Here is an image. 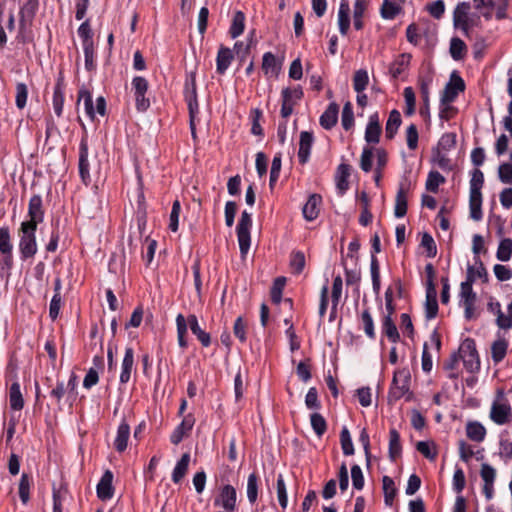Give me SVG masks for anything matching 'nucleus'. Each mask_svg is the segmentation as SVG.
<instances>
[{"label":"nucleus","mask_w":512,"mask_h":512,"mask_svg":"<svg viewBox=\"0 0 512 512\" xmlns=\"http://www.w3.org/2000/svg\"><path fill=\"white\" fill-rule=\"evenodd\" d=\"M411 55L407 53L400 54L389 67L390 75L396 79L398 78L409 66Z\"/></svg>","instance_id":"c85d7f7f"},{"label":"nucleus","mask_w":512,"mask_h":512,"mask_svg":"<svg viewBox=\"0 0 512 512\" xmlns=\"http://www.w3.org/2000/svg\"><path fill=\"white\" fill-rule=\"evenodd\" d=\"M407 213V195L405 190L401 187L396 195L394 214L397 218H402Z\"/></svg>","instance_id":"ea45409f"},{"label":"nucleus","mask_w":512,"mask_h":512,"mask_svg":"<svg viewBox=\"0 0 512 512\" xmlns=\"http://www.w3.org/2000/svg\"><path fill=\"white\" fill-rule=\"evenodd\" d=\"M28 98V88L24 83L16 84V95H15V103L17 108L23 109L26 106Z\"/></svg>","instance_id":"052dcab7"},{"label":"nucleus","mask_w":512,"mask_h":512,"mask_svg":"<svg viewBox=\"0 0 512 512\" xmlns=\"http://www.w3.org/2000/svg\"><path fill=\"white\" fill-rule=\"evenodd\" d=\"M233 59V51L228 48L221 46L217 53L216 58V70L219 74H224L230 66Z\"/></svg>","instance_id":"a878e982"},{"label":"nucleus","mask_w":512,"mask_h":512,"mask_svg":"<svg viewBox=\"0 0 512 512\" xmlns=\"http://www.w3.org/2000/svg\"><path fill=\"white\" fill-rule=\"evenodd\" d=\"M195 424V418L192 414L186 415L181 423L174 429L170 436V440L173 444H179L184 436L190 432Z\"/></svg>","instance_id":"f3484780"},{"label":"nucleus","mask_w":512,"mask_h":512,"mask_svg":"<svg viewBox=\"0 0 512 512\" xmlns=\"http://www.w3.org/2000/svg\"><path fill=\"white\" fill-rule=\"evenodd\" d=\"M467 437L475 442H482L486 437L485 427L478 421H470L466 425Z\"/></svg>","instance_id":"2f4dec72"},{"label":"nucleus","mask_w":512,"mask_h":512,"mask_svg":"<svg viewBox=\"0 0 512 512\" xmlns=\"http://www.w3.org/2000/svg\"><path fill=\"white\" fill-rule=\"evenodd\" d=\"M13 245L8 227H0V252L2 254H12Z\"/></svg>","instance_id":"864d4df0"},{"label":"nucleus","mask_w":512,"mask_h":512,"mask_svg":"<svg viewBox=\"0 0 512 512\" xmlns=\"http://www.w3.org/2000/svg\"><path fill=\"white\" fill-rule=\"evenodd\" d=\"M322 198L318 194H312L309 196L306 204L303 206V216L307 221L315 220L320 212V205Z\"/></svg>","instance_id":"6ab92c4d"},{"label":"nucleus","mask_w":512,"mask_h":512,"mask_svg":"<svg viewBox=\"0 0 512 512\" xmlns=\"http://www.w3.org/2000/svg\"><path fill=\"white\" fill-rule=\"evenodd\" d=\"M252 37H253V32L250 33V36L247 38V40L245 42L237 41L234 44L233 50L240 60H244L250 53V48H251V45L253 44Z\"/></svg>","instance_id":"8fccbe9b"},{"label":"nucleus","mask_w":512,"mask_h":512,"mask_svg":"<svg viewBox=\"0 0 512 512\" xmlns=\"http://www.w3.org/2000/svg\"><path fill=\"white\" fill-rule=\"evenodd\" d=\"M470 3L460 2L453 11V26L462 31L465 37H468V18L470 17Z\"/></svg>","instance_id":"9d476101"},{"label":"nucleus","mask_w":512,"mask_h":512,"mask_svg":"<svg viewBox=\"0 0 512 512\" xmlns=\"http://www.w3.org/2000/svg\"><path fill=\"white\" fill-rule=\"evenodd\" d=\"M476 10H483L482 15L489 20L492 17V10L495 6L493 0H473Z\"/></svg>","instance_id":"338daca9"},{"label":"nucleus","mask_w":512,"mask_h":512,"mask_svg":"<svg viewBox=\"0 0 512 512\" xmlns=\"http://www.w3.org/2000/svg\"><path fill=\"white\" fill-rule=\"evenodd\" d=\"M372 159L373 148L369 146L364 147L360 158V167L364 172L368 173L371 171Z\"/></svg>","instance_id":"69168bd1"},{"label":"nucleus","mask_w":512,"mask_h":512,"mask_svg":"<svg viewBox=\"0 0 512 512\" xmlns=\"http://www.w3.org/2000/svg\"><path fill=\"white\" fill-rule=\"evenodd\" d=\"M445 182V178L438 171H431L426 180V189L436 193L441 184Z\"/></svg>","instance_id":"603ef678"},{"label":"nucleus","mask_w":512,"mask_h":512,"mask_svg":"<svg viewBox=\"0 0 512 512\" xmlns=\"http://www.w3.org/2000/svg\"><path fill=\"white\" fill-rule=\"evenodd\" d=\"M52 104L55 114L61 116L64 105V85L61 79L54 86Z\"/></svg>","instance_id":"72a5a7b5"},{"label":"nucleus","mask_w":512,"mask_h":512,"mask_svg":"<svg viewBox=\"0 0 512 512\" xmlns=\"http://www.w3.org/2000/svg\"><path fill=\"white\" fill-rule=\"evenodd\" d=\"M508 343L505 339H498L491 345V356L494 363L501 362L507 353Z\"/></svg>","instance_id":"e433bc0d"},{"label":"nucleus","mask_w":512,"mask_h":512,"mask_svg":"<svg viewBox=\"0 0 512 512\" xmlns=\"http://www.w3.org/2000/svg\"><path fill=\"white\" fill-rule=\"evenodd\" d=\"M383 333L389 338L393 343L398 342L400 335L398 333L397 327L394 324L392 317L390 315H386L382 324Z\"/></svg>","instance_id":"37998d69"},{"label":"nucleus","mask_w":512,"mask_h":512,"mask_svg":"<svg viewBox=\"0 0 512 512\" xmlns=\"http://www.w3.org/2000/svg\"><path fill=\"white\" fill-rule=\"evenodd\" d=\"M262 70L265 75L277 77L281 70V62L271 52H266L262 59Z\"/></svg>","instance_id":"b1692460"},{"label":"nucleus","mask_w":512,"mask_h":512,"mask_svg":"<svg viewBox=\"0 0 512 512\" xmlns=\"http://www.w3.org/2000/svg\"><path fill=\"white\" fill-rule=\"evenodd\" d=\"M416 448L419 453L431 461H434L437 457V449L433 442L419 441Z\"/></svg>","instance_id":"3c124183"},{"label":"nucleus","mask_w":512,"mask_h":512,"mask_svg":"<svg viewBox=\"0 0 512 512\" xmlns=\"http://www.w3.org/2000/svg\"><path fill=\"white\" fill-rule=\"evenodd\" d=\"M389 436V455L394 460L401 453L400 435L396 429H391Z\"/></svg>","instance_id":"09e8293b"},{"label":"nucleus","mask_w":512,"mask_h":512,"mask_svg":"<svg viewBox=\"0 0 512 512\" xmlns=\"http://www.w3.org/2000/svg\"><path fill=\"white\" fill-rule=\"evenodd\" d=\"M401 11V6L392 0H384L381 7V16L384 19H394Z\"/></svg>","instance_id":"49530a36"},{"label":"nucleus","mask_w":512,"mask_h":512,"mask_svg":"<svg viewBox=\"0 0 512 512\" xmlns=\"http://www.w3.org/2000/svg\"><path fill=\"white\" fill-rule=\"evenodd\" d=\"M438 312L437 292L435 286L426 287L425 313L427 319H433Z\"/></svg>","instance_id":"393cba45"},{"label":"nucleus","mask_w":512,"mask_h":512,"mask_svg":"<svg viewBox=\"0 0 512 512\" xmlns=\"http://www.w3.org/2000/svg\"><path fill=\"white\" fill-rule=\"evenodd\" d=\"M277 498L280 506L285 509L288 504L287 489L284 478L281 474L277 477Z\"/></svg>","instance_id":"e2e57ef3"},{"label":"nucleus","mask_w":512,"mask_h":512,"mask_svg":"<svg viewBox=\"0 0 512 512\" xmlns=\"http://www.w3.org/2000/svg\"><path fill=\"white\" fill-rule=\"evenodd\" d=\"M258 496V477L251 473L247 479V498L250 503H254Z\"/></svg>","instance_id":"4d7b16f0"},{"label":"nucleus","mask_w":512,"mask_h":512,"mask_svg":"<svg viewBox=\"0 0 512 512\" xmlns=\"http://www.w3.org/2000/svg\"><path fill=\"white\" fill-rule=\"evenodd\" d=\"M130 437V427L128 423L123 420L117 429V434L114 440V447L119 452L122 453L126 450L128 446V440Z\"/></svg>","instance_id":"4be33fe9"},{"label":"nucleus","mask_w":512,"mask_h":512,"mask_svg":"<svg viewBox=\"0 0 512 512\" xmlns=\"http://www.w3.org/2000/svg\"><path fill=\"white\" fill-rule=\"evenodd\" d=\"M112 482L113 473L110 470H106L97 484V496L102 501L110 500L113 497L114 488Z\"/></svg>","instance_id":"2eb2a0df"},{"label":"nucleus","mask_w":512,"mask_h":512,"mask_svg":"<svg viewBox=\"0 0 512 512\" xmlns=\"http://www.w3.org/2000/svg\"><path fill=\"white\" fill-rule=\"evenodd\" d=\"M339 107L331 103L320 117V124L324 129H331L337 123Z\"/></svg>","instance_id":"c756f323"},{"label":"nucleus","mask_w":512,"mask_h":512,"mask_svg":"<svg viewBox=\"0 0 512 512\" xmlns=\"http://www.w3.org/2000/svg\"><path fill=\"white\" fill-rule=\"evenodd\" d=\"M338 26L340 33L346 35L350 27V6L346 0H342L339 5Z\"/></svg>","instance_id":"bb28decb"},{"label":"nucleus","mask_w":512,"mask_h":512,"mask_svg":"<svg viewBox=\"0 0 512 512\" xmlns=\"http://www.w3.org/2000/svg\"><path fill=\"white\" fill-rule=\"evenodd\" d=\"M340 442L343 453L345 455H353L354 454V446L350 436V433L346 427H344L340 433Z\"/></svg>","instance_id":"680f3d73"},{"label":"nucleus","mask_w":512,"mask_h":512,"mask_svg":"<svg viewBox=\"0 0 512 512\" xmlns=\"http://www.w3.org/2000/svg\"><path fill=\"white\" fill-rule=\"evenodd\" d=\"M459 357L468 372L474 373L480 369L479 355L473 339L466 338L459 347Z\"/></svg>","instance_id":"7ed1b4c3"},{"label":"nucleus","mask_w":512,"mask_h":512,"mask_svg":"<svg viewBox=\"0 0 512 512\" xmlns=\"http://www.w3.org/2000/svg\"><path fill=\"white\" fill-rule=\"evenodd\" d=\"M39 2L38 0H27L24 5L20 8V19L19 25L20 28L25 30L29 26H31L33 19L38 10Z\"/></svg>","instance_id":"ddd939ff"},{"label":"nucleus","mask_w":512,"mask_h":512,"mask_svg":"<svg viewBox=\"0 0 512 512\" xmlns=\"http://www.w3.org/2000/svg\"><path fill=\"white\" fill-rule=\"evenodd\" d=\"M370 272H371L373 290L375 293H379V291H380V270H379L378 260L374 255H372V257H371Z\"/></svg>","instance_id":"13d9d810"},{"label":"nucleus","mask_w":512,"mask_h":512,"mask_svg":"<svg viewBox=\"0 0 512 512\" xmlns=\"http://www.w3.org/2000/svg\"><path fill=\"white\" fill-rule=\"evenodd\" d=\"M80 101H83L85 112L90 119H94L96 115H105L106 101L104 97H98L94 106L91 93L87 89L82 88L78 92V102Z\"/></svg>","instance_id":"0eeeda50"},{"label":"nucleus","mask_w":512,"mask_h":512,"mask_svg":"<svg viewBox=\"0 0 512 512\" xmlns=\"http://www.w3.org/2000/svg\"><path fill=\"white\" fill-rule=\"evenodd\" d=\"M512 256V240L505 238L500 241L496 252V257L499 261L506 262Z\"/></svg>","instance_id":"de8ad7c7"},{"label":"nucleus","mask_w":512,"mask_h":512,"mask_svg":"<svg viewBox=\"0 0 512 512\" xmlns=\"http://www.w3.org/2000/svg\"><path fill=\"white\" fill-rule=\"evenodd\" d=\"M310 422H311L312 429L314 430V432L316 433L317 436L320 437L326 432V429H327L326 420L324 419V417L321 414H319V413L311 414Z\"/></svg>","instance_id":"6e6d98bb"},{"label":"nucleus","mask_w":512,"mask_h":512,"mask_svg":"<svg viewBox=\"0 0 512 512\" xmlns=\"http://www.w3.org/2000/svg\"><path fill=\"white\" fill-rule=\"evenodd\" d=\"M60 281L57 280L55 283V294L51 299L50 306H49V316L52 320H55L60 312L61 308V294H60Z\"/></svg>","instance_id":"c03bdc74"},{"label":"nucleus","mask_w":512,"mask_h":512,"mask_svg":"<svg viewBox=\"0 0 512 512\" xmlns=\"http://www.w3.org/2000/svg\"><path fill=\"white\" fill-rule=\"evenodd\" d=\"M286 283V279L284 277H278L274 280L272 289H271V300L275 304H279L282 299V292Z\"/></svg>","instance_id":"bf43d9fd"},{"label":"nucleus","mask_w":512,"mask_h":512,"mask_svg":"<svg viewBox=\"0 0 512 512\" xmlns=\"http://www.w3.org/2000/svg\"><path fill=\"white\" fill-rule=\"evenodd\" d=\"M382 484H383L384 501L387 505H391L396 496V492H397L395 483L391 477L383 476Z\"/></svg>","instance_id":"79ce46f5"},{"label":"nucleus","mask_w":512,"mask_h":512,"mask_svg":"<svg viewBox=\"0 0 512 512\" xmlns=\"http://www.w3.org/2000/svg\"><path fill=\"white\" fill-rule=\"evenodd\" d=\"M134 364V351L131 347L125 349V355L122 361L120 382L127 383L130 380Z\"/></svg>","instance_id":"cd10ccee"},{"label":"nucleus","mask_w":512,"mask_h":512,"mask_svg":"<svg viewBox=\"0 0 512 512\" xmlns=\"http://www.w3.org/2000/svg\"><path fill=\"white\" fill-rule=\"evenodd\" d=\"M79 174L82 182L88 185L91 182L90 164L88 160V145L82 140L79 147Z\"/></svg>","instance_id":"4468645a"},{"label":"nucleus","mask_w":512,"mask_h":512,"mask_svg":"<svg viewBox=\"0 0 512 512\" xmlns=\"http://www.w3.org/2000/svg\"><path fill=\"white\" fill-rule=\"evenodd\" d=\"M36 230V226L21 223L18 246L22 260L32 258L37 253Z\"/></svg>","instance_id":"f03ea898"},{"label":"nucleus","mask_w":512,"mask_h":512,"mask_svg":"<svg viewBox=\"0 0 512 512\" xmlns=\"http://www.w3.org/2000/svg\"><path fill=\"white\" fill-rule=\"evenodd\" d=\"M341 123L345 130H350L354 125V113L350 102H346L343 106Z\"/></svg>","instance_id":"5fc2aeb1"},{"label":"nucleus","mask_w":512,"mask_h":512,"mask_svg":"<svg viewBox=\"0 0 512 512\" xmlns=\"http://www.w3.org/2000/svg\"><path fill=\"white\" fill-rule=\"evenodd\" d=\"M29 220L23 221V224L38 226L44 220V211L42 209V198L40 195H33L28 205Z\"/></svg>","instance_id":"9b49d317"},{"label":"nucleus","mask_w":512,"mask_h":512,"mask_svg":"<svg viewBox=\"0 0 512 512\" xmlns=\"http://www.w3.org/2000/svg\"><path fill=\"white\" fill-rule=\"evenodd\" d=\"M185 99L189 108L190 116L195 117L199 111V106L197 102L196 83L194 76H191V78L186 81Z\"/></svg>","instance_id":"dca6fc26"},{"label":"nucleus","mask_w":512,"mask_h":512,"mask_svg":"<svg viewBox=\"0 0 512 512\" xmlns=\"http://www.w3.org/2000/svg\"><path fill=\"white\" fill-rule=\"evenodd\" d=\"M464 89V80L456 72H453L451 74L450 81L444 88L440 100L442 102H454L459 93L463 92Z\"/></svg>","instance_id":"1a4fd4ad"},{"label":"nucleus","mask_w":512,"mask_h":512,"mask_svg":"<svg viewBox=\"0 0 512 512\" xmlns=\"http://www.w3.org/2000/svg\"><path fill=\"white\" fill-rule=\"evenodd\" d=\"M313 141L314 137L312 133L308 131H302L300 133L298 157L301 163L307 162L310 156Z\"/></svg>","instance_id":"5701e85b"},{"label":"nucleus","mask_w":512,"mask_h":512,"mask_svg":"<svg viewBox=\"0 0 512 512\" xmlns=\"http://www.w3.org/2000/svg\"><path fill=\"white\" fill-rule=\"evenodd\" d=\"M303 91L300 87L284 88L281 92L282 106L281 116L288 118L293 113V108L297 102L302 98Z\"/></svg>","instance_id":"6e6552de"},{"label":"nucleus","mask_w":512,"mask_h":512,"mask_svg":"<svg viewBox=\"0 0 512 512\" xmlns=\"http://www.w3.org/2000/svg\"><path fill=\"white\" fill-rule=\"evenodd\" d=\"M381 126L377 113L369 117L368 124L365 130V140L367 143L377 144L380 140Z\"/></svg>","instance_id":"a211bd4d"},{"label":"nucleus","mask_w":512,"mask_h":512,"mask_svg":"<svg viewBox=\"0 0 512 512\" xmlns=\"http://www.w3.org/2000/svg\"><path fill=\"white\" fill-rule=\"evenodd\" d=\"M245 28V15L242 11H237L232 19V24L229 30L232 38L240 36Z\"/></svg>","instance_id":"4c0bfd02"},{"label":"nucleus","mask_w":512,"mask_h":512,"mask_svg":"<svg viewBox=\"0 0 512 512\" xmlns=\"http://www.w3.org/2000/svg\"><path fill=\"white\" fill-rule=\"evenodd\" d=\"M369 83V75L367 70L359 69L354 73L353 88L357 93L363 92Z\"/></svg>","instance_id":"a18cd8bd"},{"label":"nucleus","mask_w":512,"mask_h":512,"mask_svg":"<svg viewBox=\"0 0 512 512\" xmlns=\"http://www.w3.org/2000/svg\"><path fill=\"white\" fill-rule=\"evenodd\" d=\"M67 498V490L53 488V512H62L63 502Z\"/></svg>","instance_id":"0e129e2a"},{"label":"nucleus","mask_w":512,"mask_h":512,"mask_svg":"<svg viewBox=\"0 0 512 512\" xmlns=\"http://www.w3.org/2000/svg\"><path fill=\"white\" fill-rule=\"evenodd\" d=\"M9 401L11 408L15 411L21 410L24 406L20 385L17 382H14L10 387Z\"/></svg>","instance_id":"c9c22d12"},{"label":"nucleus","mask_w":512,"mask_h":512,"mask_svg":"<svg viewBox=\"0 0 512 512\" xmlns=\"http://www.w3.org/2000/svg\"><path fill=\"white\" fill-rule=\"evenodd\" d=\"M236 500L237 494L235 488L231 485H225L221 489L215 504L221 506L227 511L232 512L236 508Z\"/></svg>","instance_id":"f8f14e48"},{"label":"nucleus","mask_w":512,"mask_h":512,"mask_svg":"<svg viewBox=\"0 0 512 512\" xmlns=\"http://www.w3.org/2000/svg\"><path fill=\"white\" fill-rule=\"evenodd\" d=\"M484 184L483 172L476 168L471 173L470 179V195H469V208L470 216L475 221L482 219V193L481 189Z\"/></svg>","instance_id":"f257e3e1"},{"label":"nucleus","mask_w":512,"mask_h":512,"mask_svg":"<svg viewBox=\"0 0 512 512\" xmlns=\"http://www.w3.org/2000/svg\"><path fill=\"white\" fill-rule=\"evenodd\" d=\"M189 463H190V454L184 453L181 456L180 460L176 463V465L173 469L172 481L174 483L177 484L184 478V476L186 475V473L188 471Z\"/></svg>","instance_id":"473e14b6"},{"label":"nucleus","mask_w":512,"mask_h":512,"mask_svg":"<svg viewBox=\"0 0 512 512\" xmlns=\"http://www.w3.org/2000/svg\"><path fill=\"white\" fill-rule=\"evenodd\" d=\"M186 322L187 328H190L201 344L204 347H208L211 344L210 334L201 329L197 317L194 314H191L186 318Z\"/></svg>","instance_id":"aec40b11"},{"label":"nucleus","mask_w":512,"mask_h":512,"mask_svg":"<svg viewBox=\"0 0 512 512\" xmlns=\"http://www.w3.org/2000/svg\"><path fill=\"white\" fill-rule=\"evenodd\" d=\"M467 52L466 44L460 38L454 37L450 42V54L451 57L458 61L464 58Z\"/></svg>","instance_id":"a19ab883"},{"label":"nucleus","mask_w":512,"mask_h":512,"mask_svg":"<svg viewBox=\"0 0 512 512\" xmlns=\"http://www.w3.org/2000/svg\"><path fill=\"white\" fill-rule=\"evenodd\" d=\"M490 419L497 425H504L512 419V409L509 402L504 398L502 391L498 392L490 410Z\"/></svg>","instance_id":"20e7f679"},{"label":"nucleus","mask_w":512,"mask_h":512,"mask_svg":"<svg viewBox=\"0 0 512 512\" xmlns=\"http://www.w3.org/2000/svg\"><path fill=\"white\" fill-rule=\"evenodd\" d=\"M410 372L407 369H400L394 373L392 385L389 391V397L393 400H399L409 392Z\"/></svg>","instance_id":"423d86ee"},{"label":"nucleus","mask_w":512,"mask_h":512,"mask_svg":"<svg viewBox=\"0 0 512 512\" xmlns=\"http://www.w3.org/2000/svg\"><path fill=\"white\" fill-rule=\"evenodd\" d=\"M401 125V114L397 110H392L389 114L385 126V136L388 139L394 138L399 126Z\"/></svg>","instance_id":"f704fd0d"},{"label":"nucleus","mask_w":512,"mask_h":512,"mask_svg":"<svg viewBox=\"0 0 512 512\" xmlns=\"http://www.w3.org/2000/svg\"><path fill=\"white\" fill-rule=\"evenodd\" d=\"M404 99H405V113L407 115H412L415 112L416 98L415 93L412 87H406L403 91Z\"/></svg>","instance_id":"774afa93"},{"label":"nucleus","mask_w":512,"mask_h":512,"mask_svg":"<svg viewBox=\"0 0 512 512\" xmlns=\"http://www.w3.org/2000/svg\"><path fill=\"white\" fill-rule=\"evenodd\" d=\"M350 176V166L348 164H340L335 175L336 187L340 194H344L348 189V178Z\"/></svg>","instance_id":"7c9ffc66"},{"label":"nucleus","mask_w":512,"mask_h":512,"mask_svg":"<svg viewBox=\"0 0 512 512\" xmlns=\"http://www.w3.org/2000/svg\"><path fill=\"white\" fill-rule=\"evenodd\" d=\"M474 281L475 276L473 275V268L469 267L467 281L462 282L460 287V298L462 303L475 302L476 294L472 288Z\"/></svg>","instance_id":"412c9836"},{"label":"nucleus","mask_w":512,"mask_h":512,"mask_svg":"<svg viewBox=\"0 0 512 512\" xmlns=\"http://www.w3.org/2000/svg\"><path fill=\"white\" fill-rule=\"evenodd\" d=\"M176 326H177L178 344L182 349H185L188 346V342L186 340L187 322H186V318L182 314L177 315Z\"/></svg>","instance_id":"58836bf2"},{"label":"nucleus","mask_w":512,"mask_h":512,"mask_svg":"<svg viewBox=\"0 0 512 512\" xmlns=\"http://www.w3.org/2000/svg\"><path fill=\"white\" fill-rule=\"evenodd\" d=\"M252 227L251 214L244 210L241 213L240 220L236 227L237 239L239 243V249L242 257H245L250 249L251 236L250 230Z\"/></svg>","instance_id":"39448f33"}]
</instances>
